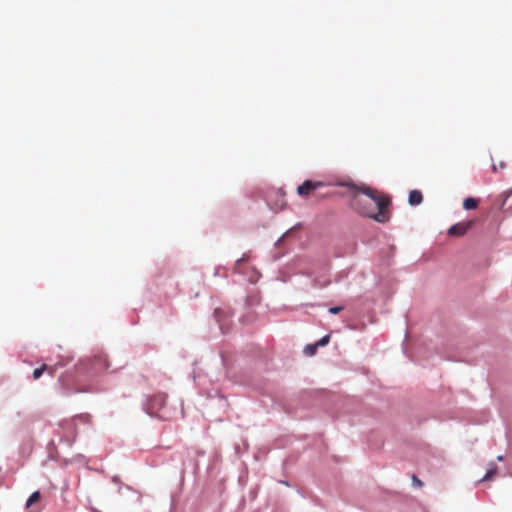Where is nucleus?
<instances>
[{
	"label": "nucleus",
	"instance_id": "nucleus-9",
	"mask_svg": "<svg viewBox=\"0 0 512 512\" xmlns=\"http://www.w3.org/2000/svg\"><path fill=\"white\" fill-rule=\"evenodd\" d=\"M318 347L316 344H310V345H307L304 349V352L308 355V356H313L316 351H317Z\"/></svg>",
	"mask_w": 512,
	"mask_h": 512
},
{
	"label": "nucleus",
	"instance_id": "nucleus-14",
	"mask_svg": "<svg viewBox=\"0 0 512 512\" xmlns=\"http://www.w3.org/2000/svg\"><path fill=\"white\" fill-rule=\"evenodd\" d=\"M242 261H243V259H239V260H237V261H236V266L238 267V265H239V264H240V262H242Z\"/></svg>",
	"mask_w": 512,
	"mask_h": 512
},
{
	"label": "nucleus",
	"instance_id": "nucleus-4",
	"mask_svg": "<svg viewBox=\"0 0 512 512\" xmlns=\"http://www.w3.org/2000/svg\"><path fill=\"white\" fill-rule=\"evenodd\" d=\"M323 186H324V183L321 181L306 180L303 182V184L298 186L297 193L302 197H306V196L310 195V193L313 192L314 190H316L320 187H323Z\"/></svg>",
	"mask_w": 512,
	"mask_h": 512
},
{
	"label": "nucleus",
	"instance_id": "nucleus-1",
	"mask_svg": "<svg viewBox=\"0 0 512 512\" xmlns=\"http://www.w3.org/2000/svg\"><path fill=\"white\" fill-rule=\"evenodd\" d=\"M389 204L390 198L376 189L366 185L354 186L351 206L360 215L385 223L390 219Z\"/></svg>",
	"mask_w": 512,
	"mask_h": 512
},
{
	"label": "nucleus",
	"instance_id": "nucleus-13",
	"mask_svg": "<svg viewBox=\"0 0 512 512\" xmlns=\"http://www.w3.org/2000/svg\"><path fill=\"white\" fill-rule=\"evenodd\" d=\"M343 309H344V308H343L342 306H335V307H331V308L329 309V312H330L331 314H338V313H340Z\"/></svg>",
	"mask_w": 512,
	"mask_h": 512
},
{
	"label": "nucleus",
	"instance_id": "nucleus-7",
	"mask_svg": "<svg viewBox=\"0 0 512 512\" xmlns=\"http://www.w3.org/2000/svg\"><path fill=\"white\" fill-rule=\"evenodd\" d=\"M478 206V200L472 197H468L463 201V208L466 210L475 209Z\"/></svg>",
	"mask_w": 512,
	"mask_h": 512
},
{
	"label": "nucleus",
	"instance_id": "nucleus-11",
	"mask_svg": "<svg viewBox=\"0 0 512 512\" xmlns=\"http://www.w3.org/2000/svg\"><path fill=\"white\" fill-rule=\"evenodd\" d=\"M329 341H330V335H325L319 341H317L315 344L317 345V347L325 346L329 343Z\"/></svg>",
	"mask_w": 512,
	"mask_h": 512
},
{
	"label": "nucleus",
	"instance_id": "nucleus-12",
	"mask_svg": "<svg viewBox=\"0 0 512 512\" xmlns=\"http://www.w3.org/2000/svg\"><path fill=\"white\" fill-rule=\"evenodd\" d=\"M412 481L413 485L418 488H421L423 486V482L420 479H418L415 475L412 476Z\"/></svg>",
	"mask_w": 512,
	"mask_h": 512
},
{
	"label": "nucleus",
	"instance_id": "nucleus-6",
	"mask_svg": "<svg viewBox=\"0 0 512 512\" xmlns=\"http://www.w3.org/2000/svg\"><path fill=\"white\" fill-rule=\"evenodd\" d=\"M44 371H48L50 374H53L54 369L52 367H48L46 364H43L41 367L36 368L33 371V378L35 380L39 379L42 376Z\"/></svg>",
	"mask_w": 512,
	"mask_h": 512
},
{
	"label": "nucleus",
	"instance_id": "nucleus-5",
	"mask_svg": "<svg viewBox=\"0 0 512 512\" xmlns=\"http://www.w3.org/2000/svg\"><path fill=\"white\" fill-rule=\"evenodd\" d=\"M423 201V195L419 190H412L409 193V204L412 206L419 205Z\"/></svg>",
	"mask_w": 512,
	"mask_h": 512
},
{
	"label": "nucleus",
	"instance_id": "nucleus-15",
	"mask_svg": "<svg viewBox=\"0 0 512 512\" xmlns=\"http://www.w3.org/2000/svg\"><path fill=\"white\" fill-rule=\"evenodd\" d=\"M497 459H498L499 461H501V460H503V456H498V457H497Z\"/></svg>",
	"mask_w": 512,
	"mask_h": 512
},
{
	"label": "nucleus",
	"instance_id": "nucleus-3",
	"mask_svg": "<svg viewBox=\"0 0 512 512\" xmlns=\"http://www.w3.org/2000/svg\"><path fill=\"white\" fill-rule=\"evenodd\" d=\"M475 224L474 220H469L466 222H459L451 226L448 230V234L450 236H463L469 231Z\"/></svg>",
	"mask_w": 512,
	"mask_h": 512
},
{
	"label": "nucleus",
	"instance_id": "nucleus-16",
	"mask_svg": "<svg viewBox=\"0 0 512 512\" xmlns=\"http://www.w3.org/2000/svg\"><path fill=\"white\" fill-rule=\"evenodd\" d=\"M94 512H100V511H98V510L94 509Z\"/></svg>",
	"mask_w": 512,
	"mask_h": 512
},
{
	"label": "nucleus",
	"instance_id": "nucleus-2",
	"mask_svg": "<svg viewBox=\"0 0 512 512\" xmlns=\"http://www.w3.org/2000/svg\"><path fill=\"white\" fill-rule=\"evenodd\" d=\"M166 394L153 395L146 404V411L150 416H155L166 404Z\"/></svg>",
	"mask_w": 512,
	"mask_h": 512
},
{
	"label": "nucleus",
	"instance_id": "nucleus-10",
	"mask_svg": "<svg viewBox=\"0 0 512 512\" xmlns=\"http://www.w3.org/2000/svg\"><path fill=\"white\" fill-rule=\"evenodd\" d=\"M495 473H496V467L490 468L480 481L483 482V481H488V480L492 479V477L495 475Z\"/></svg>",
	"mask_w": 512,
	"mask_h": 512
},
{
	"label": "nucleus",
	"instance_id": "nucleus-8",
	"mask_svg": "<svg viewBox=\"0 0 512 512\" xmlns=\"http://www.w3.org/2000/svg\"><path fill=\"white\" fill-rule=\"evenodd\" d=\"M40 499V492L39 491H35L33 492L30 497L28 498L27 502H26V506L27 507H30L31 505H33L34 503L38 502Z\"/></svg>",
	"mask_w": 512,
	"mask_h": 512
}]
</instances>
